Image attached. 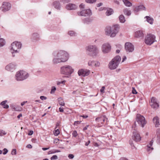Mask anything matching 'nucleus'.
Here are the masks:
<instances>
[{
	"label": "nucleus",
	"instance_id": "1",
	"mask_svg": "<svg viewBox=\"0 0 160 160\" xmlns=\"http://www.w3.org/2000/svg\"><path fill=\"white\" fill-rule=\"evenodd\" d=\"M53 55L52 62L54 64L65 62L67 61L68 57V54L63 50H59L55 52Z\"/></svg>",
	"mask_w": 160,
	"mask_h": 160
},
{
	"label": "nucleus",
	"instance_id": "2",
	"mask_svg": "<svg viewBox=\"0 0 160 160\" xmlns=\"http://www.w3.org/2000/svg\"><path fill=\"white\" fill-rule=\"evenodd\" d=\"M120 26L118 24H116L112 27L107 26L105 29L106 34L110 36L111 37H114L118 33Z\"/></svg>",
	"mask_w": 160,
	"mask_h": 160
},
{
	"label": "nucleus",
	"instance_id": "3",
	"mask_svg": "<svg viewBox=\"0 0 160 160\" xmlns=\"http://www.w3.org/2000/svg\"><path fill=\"white\" fill-rule=\"evenodd\" d=\"M88 54L92 56H96L99 53V51L96 45H89L86 48Z\"/></svg>",
	"mask_w": 160,
	"mask_h": 160
},
{
	"label": "nucleus",
	"instance_id": "4",
	"mask_svg": "<svg viewBox=\"0 0 160 160\" xmlns=\"http://www.w3.org/2000/svg\"><path fill=\"white\" fill-rule=\"evenodd\" d=\"M137 122L142 127H143L147 122L144 117L140 114H137L136 121L135 122L134 125L132 126V128H135V127L137 126Z\"/></svg>",
	"mask_w": 160,
	"mask_h": 160
},
{
	"label": "nucleus",
	"instance_id": "5",
	"mask_svg": "<svg viewBox=\"0 0 160 160\" xmlns=\"http://www.w3.org/2000/svg\"><path fill=\"white\" fill-rule=\"evenodd\" d=\"M121 60V58L119 56H117L114 57L109 63V68L111 70L116 69L119 64Z\"/></svg>",
	"mask_w": 160,
	"mask_h": 160
},
{
	"label": "nucleus",
	"instance_id": "6",
	"mask_svg": "<svg viewBox=\"0 0 160 160\" xmlns=\"http://www.w3.org/2000/svg\"><path fill=\"white\" fill-rule=\"evenodd\" d=\"M29 76L28 74L23 70L17 72L15 75V79L17 81H22L27 78Z\"/></svg>",
	"mask_w": 160,
	"mask_h": 160
},
{
	"label": "nucleus",
	"instance_id": "7",
	"mask_svg": "<svg viewBox=\"0 0 160 160\" xmlns=\"http://www.w3.org/2000/svg\"><path fill=\"white\" fill-rule=\"evenodd\" d=\"M73 71L74 69L69 65H64L61 68V73L63 74L70 75Z\"/></svg>",
	"mask_w": 160,
	"mask_h": 160
},
{
	"label": "nucleus",
	"instance_id": "8",
	"mask_svg": "<svg viewBox=\"0 0 160 160\" xmlns=\"http://www.w3.org/2000/svg\"><path fill=\"white\" fill-rule=\"evenodd\" d=\"M21 44L20 42H14L11 44V50L13 51H12L13 57L15 56V55L14 54V53L18 52L19 49L21 48Z\"/></svg>",
	"mask_w": 160,
	"mask_h": 160
},
{
	"label": "nucleus",
	"instance_id": "9",
	"mask_svg": "<svg viewBox=\"0 0 160 160\" xmlns=\"http://www.w3.org/2000/svg\"><path fill=\"white\" fill-rule=\"evenodd\" d=\"M155 37L153 35L148 34L145 38V43L148 45H151L155 41Z\"/></svg>",
	"mask_w": 160,
	"mask_h": 160
},
{
	"label": "nucleus",
	"instance_id": "10",
	"mask_svg": "<svg viewBox=\"0 0 160 160\" xmlns=\"http://www.w3.org/2000/svg\"><path fill=\"white\" fill-rule=\"evenodd\" d=\"M111 46L108 43L103 44L101 47V50L104 54L109 53L111 50Z\"/></svg>",
	"mask_w": 160,
	"mask_h": 160
},
{
	"label": "nucleus",
	"instance_id": "11",
	"mask_svg": "<svg viewBox=\"0 0 160 160\" xmlns=\"http://www.w3.org/2000/svg\"><path fill=\"white\" fill-rule=\"evenodd\" d=\"M11 8V5L10 3L4 2L1 7L0 9L2 12H6L9 10Z\"/></svg>",
	"mask_w": 160,
	"mask_h": 160
},
{
	"label": "nucleus",
	"instance_id": "12",
	"mask_svg": "<svg viewBox=\"0 0 160 160\" xmlns=\"http://www.w3.org/2000/svg\"><path fill=\"white\" fill-rule=\"evenodd\" d=\"M78 16L87 17L92 15V13L90 9H85L82 10L77 12Z\"/></svg>",
	"mask_w": 160,
	"mask_h": 160
},
{
	"label": "nucleus",
	"instance_id": "13",
	"mask_svg": "<svg viewBox=\"0 0 160 160\" xmlns=\"http://www.w3.org/2000/svg\"><path fill=\"white\" fill-rule=\"evenodd\" d=\"M134 131L133 132L132 139L136 142L140 141L141 139V137L138 132L136 131L135 128H132Z\"/></svg>",
	"mask_w": 160,
	"mask_h": 160
},
{
	"label": "nucleus",
	"instance_id": "14",
	"mask_svg": "<svg viewBox=\"0 0 160 160\" xmlns=\"http://www.w3.org/2000/svg\"><path fill=\"white\" fill-rule=\"evenodd\" d=\"M125 48L127 52H132L134 50L133 45L130 42H127L125 45Z\"/></svg>",
	"mask_w": 160,
	"mask_h": 160
},
{
	"label": "nucleus",
	"instance_id": "15",
	"mask_svg": "<svg viewBox=\"0 0 160 160\" xmlns=\"http://www.w3.org/2000/svg\"><path fill=\"white\" fill-rule=\"evenodd\" d=\"M90 71L88 70L81 69L78 70V74L79 76L85 77L89 75Z\"/></svg>",
	"mask_w": 160,
	"mask_h": 160
},
{
	"label": "nucleus",
	"instance_id": "16",
	"mask_svg": "<svg viewBox=\"0 0 160 160\" xmlns=\"http://www.w3.org/2000/svg\"><path fill=\"white\" fill-rule=\"evenodd\" d=\"M151 107L153 108H157L159 107L158 104L157 102V99L154 97H152L150 102Z\"/></svg>",
	"mask_w": 160,
	"mask_h": 160
},
{
	"label": "nucleus",
	"instance_id": "17",
	"mask_svg": "<svg viewBox=\"0 0 160 160\" xmlns=\"http://www.w3.org/2000/svg\"><path fill=\"white\" fill-rule=\"evenodd\" d=\"M88 65L91 67H98L100 65L99 62L95 61H89L88 62Z\"/></svg>",
	"mask_w": 160,
	"mask_h": 160
},
{
	"label": "nucleus",
	"instance_id": "18",
	"mask_svg": "<svg viewBox=\"0 0 160 160\" xmlns=\"http://www.w3.org/2000/svg\"><path fill=\"white\" fill-rule=\"evenodd\" d=\"M16 66L15 64L13 63H10L6 67V69L8 71H12L14 70Z\"/></svg>",
	"mask_w": 160,
	"mask_h": 160
},
{
	"label": "nucleus",
	"instance_id": "19",
	"mask_svg": "<svg viewBox=\"0 0 160 160\" xmlns=\"http://www.w3.org/2000/svg\"><path fill=\"white\" fill-rule=\"evenodd\" d=\"M66 8L68 10L75 9L77 8V6L75 4L69 3L67 5Z\"/></svg>",
	"mask_w": 160,
	"mask_h": 160
},
{
	"label": "nucleus",
	"instance_id": "20",
	"mask_svg": "<svg viewBox=\"0 0 160 160\" xmlns=\"http://www.w3.org/2000/svg\"><path fill=\"white\" fill-rule=\"evenodd\" d=\"M146 10V8L145 6L143 5H141L135 8L134 10L135 11L138 12L140 11Z\"/></svg>",
	"mask_w": 160,
	"mask_h": 160
},
{
	"label": "nucleus",
	"instance_id": "21",
	"mask_svg": "<svg viewBox=\"0 0 160 160\" xmlns=\"http://www.w3.org/2000/svg\"><path fill=\"white\" fill-rule=\"evenodd\" d=\"M153 121L156 127H158L160 125L159 118L156 116L154 117L153 119Z\"/></svg>",
	"mask_w": 160,
	"mask_h": 160
},
{
	"label": "nucleus",
	"instance_id": "22",
	"mask_svg": "<svg viewBox=\"0 0 160 160\" xmlns=\"http://www.w3.org/2000/svg\"><path fill=\"white\" fill-rule=\"evenodd\" d=\"M135 36L136 37L138 38L143 37V34L142 31L138 30L135 32Z\"/></svg>",
	"mask_w": 160,
	"mask_h": 160
},
{
	"label": "nucleus",
	"instance_id": "23",
	"mask_svg": "<svg viewBox=\"0 0 160 160\" xmlns=\"http://www.w3.org/2000/svg\"><path fill=\"white\" fill-rule=\"evenodd\" d=\"M153 141L152 140L150 142L149 144L147 145V151H148L150 152L152 151L153 149V148L152 147L153 143Z\"/></svg>",
	"mask_w": 160,
	"mask_h": 160
},
{
	"label": "nucleus",
	"instance_id": "24",
	"mask_svg": "<svg viewBox=\"0 0 160 160\" xmlns=\"http://www.w3.org/2000/svg\"><path fill=\"white\" fill-rule=\"evenodd\" d=\"M92 21V18H86L83 20V22L85 24H88L91 22Z\"/></svg>",
	"mask_w": 160,
	"mask_h": 160
},
{
	"label": "nucleus",
	"instance_id": "25",
	"mask_svg": "<svg viewBox=\"0 0 160 160\" xmlns=\"http://www.w3.org/2000/svg\"><path fill=\"white\" fill-rule=\"evenodd\" d=\"M105 118L104 116L101 117L100 118H96L95 119L96 121L100 122L102 123L105 121Z\"/></svg>",
	"mask_w": 160,
	"mask_h": 160
},
{
	"label": "nucleus",
	"instance_id": "26",
	"mask_svg": "<svg viewBox=\"0 0 160 160\" xmlns=\"http://www.w3.org/2000/svg\"><path fill=\"white\" fill-rule=\"evenodd\" d=\"M157 142L160 144V129H158L157 131Z\"/></svg>",
	"mask_w": 160,
	"mask_h": 160
},
{
	"label": "nucleus",
	"instance_id": "27",
	"mask_svg": "<svg viewBox=\"0 0 160 160\" xmlns=\"http://www.w3.org/2000/svg\"><path fill=\"white\" fill-rule=\"evenodd\" d=\"M113 11L112 9L111 8H108L107 9V11L106 12V15L107 16H109L113 14Z\"/></svg>",
	"mask_w": 160,
	"mask_h": 160
},
{
	"label": "nucleus",
	"instance_id": "28",
	"mask_svg": "<svg viewBox=\"0 0 160 160\" xmlns=\"http://www.w3.org/2000/svg\"><path fill=\"white\" fill-rule=\"evenodd\" d=\"M53 5L57 9H59L60 7V3L58 1H55L53 3Z\"/></svg>",
	"mask_w": 160,
	"mask_h": 160
},
{
	"label": "nucleus",
	"instance_id": "29",
	"mask_svg": "<svg viewBox=\"0 0 160 160\" xmlns=\"http://www.w3.org/2000/svg\"><path fill=\"white\" fill-rule=\"evenodd\" d=\"M123 12L125 15L128 16H130L131 14V11L127 8L124 9Z\"/></svg>",
	"mask_w": 160,
	"mask_h": 160
},
{
	"label": "nucleus",
	"instance_id": "30",
	"mask_svg": "<svg viewBox=\"0 0 160 160\" xmlns=\"http://www.w3.org/2000/svg\"><path fill=\"white\" fill-rule=\"evenodd\" d=\"M124 4L127 7H130L132 6V4L128 0H122Z\"/></svg>",
	"mask_w": 160,
	"mask_h": 160
},
{
	"label": "nucleus",
	"instance_id": "31",
	"mask_svg": "<svg viewBox=\"0 0 160 160\" xmlns=\"http://www.w3.org/2000/svg\"><path fill=\"white\" fill-rule=\"evenodd\" d=\"M39 38V35L37 33H33L32 35V39L33 40H37V39L38 38Z\"/></svg>",
	"mask_w": 160,
	"mask_h": 160
},
{
	"label": "nucleus",
	"instance_id": "32",
	"mask_svg": "<svg viewBox=\"0 0 160 160\" xmlns=\"http://www.w3.org/2000/svg\"><path fill=\"white\" fill-rule=\"evenodd\" d=\"M119 19L121 22L123 23L125 21V18L123 15H120L119 17Z\"/></svg>",
	"mask_w": 160,
	"mask_h": 160
},
{
	"label": "nucleus",
	"instance_id": "33",
	"mask_svg": "<svg viewBox=\"0 0 160 160\" xmlns=\"http://www.w3.org/2000/svg\"><path fill=\"white\" fill-rule=\"evenodd\" d=\"M7 102V100H5L2 101L1 103V105L4 108H9V106L8 105L5 104Z\"/></svg>",
	"mask_w": 160,
	"mask_h": 160
},
{
	"label": "nucleus",
	"instance_id": "34",
	"mask_svg": "<svg viewBox=\"0 0 160 160\" xmlns=\"http://www.w3.org/2000/svg\"><path fill=\"white\" fill-rule=\"evenodd\" d=\"M147 22L151 24H152L153 23V18H151L148 16H146Z\"/></svg>",
	"mask_w": 160,
	"mask_h": 160
},
{
	"label": "nucleus",
	"instance_id": "35",
	"mask_svg": "<svg viewBox=\"0 0 160 160\" xmlns=\"http://www.w3.org/2000/svg\"><path fill=\"white\" fill-rule=\"evenodd\" d=\"M58 102L59 104L62 106H64L65 105V103L63 99L61 98H58Z\"/></svg>",
	"mask_w": 160,
	"mask_h": 160
},
{
	"label": "nucleus",
	"instance_id": "36",
	"mask_svg": "<svg viewBox=\"0 0 160 160\" xmlns=\"http://www.w3.org/2000/svg\"><path fill=\"white\" fill-rule=\"evenodd\" d=\"M68 34L71 36H77V33L74 31H71L68 32Z\"/></svg>",
	"mask_w": 160,
	"mask_h": 160
},
{
	"label": "nucleus",
	"instance_id": "37",
	"mask_svg": "<svg viewBox=\"0 0 160 160\" xmlns=\"http://www.w3.org/2000/svg\"><path fill=\"white\" fill-rule=\"evenodd\" d=\"M5 41L2 38L0 39V47H2L4 45Z\"/></svg>",
	"mask_w": 160,
	"mask_h": 160
},
{
	"label": "nucleus",
	"instance_id": "38",
	"mask_svg": "<svg viewBox=\"0 0 160 160\" xmlns=\"http://www.w3.org/2000/svg\"><path fill=\"white\" fill-rule=\"evenodd\" d=\"M60 151L59 150H52L48 152V154H53L56 152H60Z\"/></svg>",
	"mask_w": 160,
	"mask_h": 160
},
{
	"label": "nucleus",
	"instance_id": "39",
	"mask_svg": "<svg viewBox=\"0 0 160 160\" xmlns=\"http://www.w3.org/2000/svg\"><path fill=\"white\" fill-rule=\"evenodd\" d=\"M6 134L7 133L5 132V131L0 129V136L2 137Z\"/></svg>",
	"mask_w": 160,
	"mask_h": 160
},
{
	"label": "nucleus",
	"instance_id": "40",
	"mask_svg": "<svg viewBox=\"0 0 160 160\" xmlns=\"http://www.w3.org/2000/svg\"><path fill=\"white\" fill-rule=\"evenodd\" d=\"M60 133V132L58 129L55 130L54 132V135L55 136H58Z\"/></svg>",
	"mask_w": 160,
	"mask_h": 160
},
{
	"label": "nucleus",
	"instance_id": "41",
	"mask_svg": "<svg viewBox=\"0 0 160 160\" xmlns=\"http://www.w3.org/2000/svg\"><path fill=\"white\" fill-rule=\"evenodd\" d=\"M85 1L87 3H92L96 2V0H86Z\"/></svg>",
	"mask_w": 160,
	"mask_h": 160
},
{
	"label": "nucleus",
	"instance_id": "42",
	"mask_svg": "<svg viewBox=\"0 0 160 160\" xmlns=\"http://www.w3.org/2000/svg\"><path fill=\"white\" fill-rule=\"evenodd\" d=\"M58 156L56 155H54L50 159L51 160H57L58 159Z\"/></svg>",
	"mask_w": 160,
	"mask_h": 160
},
{
	"label": "nucleus",
	"instance_id": "43",
	"mask_svg": "<svg viewBox=\"0 0 160 160\" xmlns=\"http://www.w3.org/2000/svg\"><path fill=\"white\" fill-rule=\"evenodd\" d=\"M56 90V88L55 87H52V89L51 91V93L53 94L55 92V91Z\"/></svg>",
	"mask_w": 160,
	"mask_h": 160
},
{
	"label": "nucleus",
	"instance_id": "44",
	"mask_svg": "<svg viewBox=\"0 0 160 160\" xmlns=\"http://www.w3.org/2000/svg\"><path fill=\"white\" fill-rule=\"evenodd\" d=\"M11 154L12 155H15L16 154V149H13L11 152Z\"/></svg>",
	"mask_w": 160,
	"mask_h": 160
},
{
	"label": "nucleus",
	"instance_id": "45",
	"mask_svg": "<svg viewBox=\"0 0 160 160\" xmlns=\"http://www.w3.org/2000/svg\"><path fill=\"white\" fill-rule=\"evenodd\" d=\"M70 0H61V2H63V3H68L70 1Z\"/></svg>",
	"mask_w": 160,
	"mask_h": 160
},
{
	"label": "nucleus",
	"instance_id": "46",
	"mask_svg": "<svg viewBox=\"0 0 160 160\" xmlns=\"http://www.w3.org/2000/svg\"><path fill=\"white\" fill-rule=\"evenodd\" d=\"M3 151H4V152L3 153L4 155L6 154L8 152V149L6 148H4L3 149Z\"/></svg>",
	"mask_w": 160,
	"mask_h": 160
},
{
	"label": "nucleus",
	"instance_id": "47",
	"mask_svg": "<svg viewBox=\"0 0 160 160\" xmlns=\"http://www.w3.org/2000/svg\"><path fill=\"white\" fill-rule=\"evenodd\" d=\"M60 141L59 139L58 138H55L54 139L53 141L54 143H59V142Z\"/></svg>",
	"mask_w": 160,
	"mask_h": 160
},
{
	"label": "nucleus",
	"instance_id": "48",
	"mask_svg": "<svg viewBox=\"0 0 160 160\" xmlns=\"http://www.w3.org/2000/svg\"><path fill=\"white\" fill-rule=\"evenodd\" d=\"M105 89V87L104 86H103L101 89L100 91V92L102 93H103L104 92V91Z\"/></svg>",
	"mask_w": 160,
	"mask_h": 160
},
{
	"label": "nucleus",
	"instance_id": "49",
	"mask_svg": "<svg viewBox=\"0 0 160 160\" xmlns=\"http://www.w3.org/2000/svg\"><path fill=\"white\" fill-rule=\"evenodd\" d=\"M40 98L42 100H46L47 99V98L44 96H41L40 97Z\"/></svg>",
	"mask_w": 160,
	"mask_h": 160
},
{
	"label": "nucleus",
	"instance_id": "50",
	"mask_svg": "<svg viewBox=\"0 0 160 160\" xmlns=\"http://www.w3.org/2000/svg\"><path fill=\"white\" fill-rule=\"evenodd\" d=\"M72 135L74 137H76L77 135V132L76 131H74L72 132Z\"/></svg>",
	"mask_w": 160,
	"mask_h": 160
},
{
	"label": "nucleus",
	"instance_id": "51",
	"mask_svg": "<svg viewBox=\"0 0 160 160\" xmlns=\"http://www.w3.org/2000/svg\"><path fill=\"white\" fill-rule=\"evenodd\" d=\"M132 93L134 94H136L137 93V92L136 90L134 88H132Z\"/></svg>",
	"mask_w": 160,
	"mask_h": 160
},
{
	"label": "nucleus",
	"instance_id": "52",
	"mask_svg": "<svg viewBox=\"0 0 160 160\" xmlns=\"http://www.w3.org/2000/svg\"><path fill=\"white\" fill-rule=\"evenodd\" d=\"M74 156L72 154H69L68 156V157L70 159H72L74 158Z\"/></svg>",
	"mask_w": 160,
	"mask_h": 160
},
{
	"label": "nucleus",
	"instance_id": "53",
	"mask_svg": "<svg viewBox=\"0 0 160 160\" xmlns=\"http://www.w3.org/2000/svg\"><path fill=\"white\" fill-rule=\"evenodd\" d=\"M129 142L130 144L131 145V146H133L134 147L133 145V141L132 140H130Z\"/></svg>",
	"mask_w": 160,
	"mask_h": 160
},
{
	"label": "nucleus",
	"instance_id": "54",
	"mask_svg": "<svg viewBox=\"0 0 160 160\" xmlns=\"http://www.w3.org/2000/svg\"><path fill=\"white\" fill-rule=\"evenodd\" d=\"M65 82V81H62L61 82H59L58 83H57V84L58 85H59L60 84L62 83V84H64Z\"/></svg>",
	"mask_w": 160,
	"mask_h": 160
},
{
	"label": "nucleus",
	"instance_id": "55",
	"mask_svg": "<svg viewBox=\"0 0 160 160\" xmlns=\"http://www.w3.org/2000/svg\"><path fill=\"white\" fill-rule=\"evenodd\" d=\"M33 133V132L32 130H31L29 131L28 135H32Z\"/></svg>",
	"mask_w": 160,
	"mask_h": 160
},
{
	"label": "nucleus",
	"instance_id": "56",
	"mask_svg": "<svg viewBox=\"0 0 160 160\" xmlns=\"http://www.w3.org/2000/svg\"><path fill=\"white\" fill-rule=\"evenodd\" d=\"M90 140H88L87 142H86L85 143V146H88L89 144L90 143Z\"/></svg>",
	"mask_w": 160,
	"mask_h": 160
},
{
	"label": "nucleus",
	"instance_id": "57",
	"mask_svg": "<svg viewBox=\"0 0 160 160\" xmlns=\"http://www.w3.org/2000/svg\"><path fill=\"white\" fill-rule=\"evenodd\" d=\"M27 147L29 148H31L32 147L31 145L29 144L27 145Z\"/></svg>",
	"mask_w": 160,
	"mask_h": 160
},
{
	"label": "nucleus",
	"instance_id": "58",
	"mask_svg": "<svg viewBox=\"0 0 160 160\" xmlns=\"http://www.w3.org/2000/svg\"><path fill=\"white\" fill-rule=\"evenodd\" d=\"M59 111L61 112H63V108H59Z\"/></svg>",
	"mask_w": 160,
	"mask_h": 160
},
{
	"label": "nucleus",
	"instance_id": "59",
	"mask_svg": "<svg viewBox=\"0 0 160 160\" xmlns=\"http://www.w3.org/2000/svg\"><path fill=\"white\" fill-rule=\"evenodd\" d=\"M79 7L81 8H84V5L82 3L80 5Z\"/></svg>",
	"mask_w": 160,
	"mask_h": 160
},
{
	"label": "nucleus",
	"instance_id": "60",
	"mask_svg": "<svg viewBox=\"0 0 160 160\" xmlns=\"http://www.w3.org/2000/svg\"><path fill=\"white\" fill-rule=\"evenodd\" d=\"M81 122H79V121H75L74 123V125H76L77 124H80Z\"/></svg>",
	"mask_w": 160,
	"mask_h": 160
},
{
	"label": "nucleus",
	"instance_id": "61",
	"mask_svg": "<svg viewBox=\"0 0 160 160\" xmlns=\"http://www.w3.org/2000/svg\"><path fill=\"white\" fill-rule=\"evenodd\" d=\"M27 101H24L22 102L21 103V106H23L24 105V104L26 103H27Z\"/></svg>",
	"mask_w": 160,
	"mask_h": 160
},
{
	"label": "nucleus",
	"instance_id": "62",
	"mask_svg": "<svg viewBox=\"0 0 160 160\" xmlns=\"http://www.w3.org/2000/svg\"><path fill=\"white\" fill-rule=\"evenodd\" d=\"M102 5V3L100 2L97 4V6L98 7H99L101 6Z\"/></svg>",
	"mask_w": 160,
	"mask_h": 160
},
{
	"label": "nucleus",
	"instance_id": "63",
	"mask_svg": "<svg viewBox=\"0 0 160 160\" xmlns=\"http://www.w3.org/2000/svg\"><path fill=\"white\" fill-rule=\"evenodd\" d=\"M127 59L126 57V56H124V57L122 58V62H123L125 60Z\"/></svg>",
	"mask_w": 160,
	"mask_h": 160
},
{
	"label": "nucleus",
	"instance_id": "64",
	"mask_svg": "<svg viewBox=\"0 0 160 160\" xmlns=\"http://www.w3.org/2000/svg\"><path fill=\"white\" fill-rule=\"evenodd\" d=\"M119 160H128L127 159L125 158H121Z\"/></svg>",
	"mask_w": 160,
	"mask_h": 160
}]
</instances>
